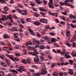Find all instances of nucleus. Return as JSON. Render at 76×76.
<instances>
[{
	"instance_id": "obj_1",
	"label": "nucleus",
	"mask_w": 76,
	"mask_h": 76,
	"mask_svg": "<svg viewBox=\"0 0 76 76\" xmlns=\"http://www.w3.org/2000/svg\"><path fill=\"white\" fill-rule=\"evenodd\" d=\"M15 10H17V11L19 12V13H20L23 15H26V12L24 10H20V9H18V7H15Z\"/></svg>"
},
{
	"instance_id": "obj_2",
	"label": "nucleus",
	"mask_w": 76,
	"mask_h": 76,
	"mask_svg": "<svg viewBox=\"0 0 76 76\" xmlns=\"http://www.w3.org/2000/svg\"><path fill=\"white\" fill-rule=\"evenodd\" d=\"M17 70L18 72H20V73H21L24 72H26V69L23 66H20L19 69H18Z\"/></svg>"
},
{
	"instance_id": "obj_3",
	"label": "nucleus",
	"mask_w": 76,
	"mask_h": 76,
	"mask_svg": "<svg viewBox=\"0 0 76 76\" xmlns=\"http://www.w3.org/2000/svg\"><path fill=\"white\" fill-rule=\"evenodd\" d=\"M13 17L14 19H16V20L18 19V17L16 16V15L15 14H13V16H12L11 15H8L7 17V19H12Z\"/></svg>"
},
{
	"instance_id": "obj_4",
	"label": "nucleus",
	"mask_w": 76,
	"mask_h": 76,
	"mask_svg": "<svg viewBox=\"0 0 76 76\" xmlns=\"http://www.w3.org/2000/svg\"><path fill=\"white\" fill-rule=\"evenodd\" d=\"M51 41L52 43H54L57 42V39L55 38H53L52 37H48V41Z\"/></svg>"
},
{
	"instance_id": "obj_5",
	"label": "nucleus",
	"mask_w": 76,
	"mask_h": 76,
	"mask_svg": "<svg viewBox=\"0 0 76 76\" xmlns=\"http://www.w3.org/2000/svg\"><path fill=\"white\" fill-rule=\"evenodd\" d=\"M34 52H28V54H31L32 56H37V54H38L39 52L37 51V50H36L35 51H34Z\"/></svg>"
},
{
	"instance_id": "obj_6",
	"label": "nucleus",
	"mask_w": 76,
	"mask_h": 76,
	"mask_svg": "<svg viewBox=\"0 0 76 76\" xmlns=\"http://www.w3.org/2000/svg\"><path fill=\"white\" fill-rule=\"evenodd\" d=\"M32 42L34 44V45H37V44H40V41L37 40V39H33Z\"/></svg>"
},
{
	"instance_id": "obj_7",
	"label": "nucleus",
	"mask_w": 76,
	"mask_h": 76,
	"mask_svg": "<svg viewBox=\"0 0 76 76\" xmlns=\"http://www.w3.org/2000/svg\"><path fill=\"white\" fill-rule=\"evenodd\" d=\"M39 54H40L41 55L40 57V58L41 60L44 61V60H45V59L43 56H45V54L43 52L40 53H39Z\"/></svg>"
},
{
	"instance_id": "obj_8",
	"label": "nucleus",
	"mask_w": 76,
	"mask_h": 76,
	"mask_svg": "<svg viewBox=\"0 0 76 76\" xmlns=\"http://www.w3.org/2000/svg\"><path fill=\"white\" fill-rule=\"evenodd\" d=\"M53 2V0H50L49 2L48 3V6L50 8L54 9V6H53L52 4Z\"/></svg>"
},
{
	"instance_id": "obj_9",
	"label": "nucleus",
	"mask_w": 76,
	"mask_h": 76,
	"mask_svg": "<svg viewBox=\"0 0 76 76\" xmlns=\"http://www.w3.org/2000/svg\"><path fill=\"white\" fill-rule=\"evenodd\" d=\"M33 44H32V41H30L28 42H26L25 44V45L26 47L28 48V46H31Z\"/></svg>"
},
{
	"instance_id": "obj_10",
	"label": "nucleus",
	"mask_w": 76,
	"mask_h": 76,
	"mask_svg": "<svg viewBox=\"0 0 76 76\" xmlns=\"http://www.w3.org/2000/svg\"><path fill=\"white\" fill-rule=\"evenodd\" d=\"M39 10H41V11H42V12H47V11L48 10L47 9H46V7H40L39 8Z\"/></svg>"
},
{
	"instance_id": "obj_11",
	"label": "nucleus",
	"mask_w": 76,
	"mask_h": 76,
	"mask_svg": "<svg viewBox=\"0 0 76 76\" xmlns=\"http://www.w3.org/2000/svg\"><path fill=\"white\" fill-rule=\"evenodd\" d=\"M39 21L40 22L47 23V22H48V21L45 19L42 18L40 19Z\"/></svg>"
},
{
	"instance_id": "obj_12",
	"label": "nucleus",
	"mask_w": 76,
	"mask_h": 76,
	"mask_svg": "<svg viewBox=\"0 0 76 76\" xmlns=\"http://www.w3.org/2000/svg\"><path fill=\"white\" fill-rule=\"evenodd\" d=\"M34 61L35 62H39V58L38 57V56H36L34 57Z\"/></svg>"
},
{
	"instance_id": "obj_13",
	"label": "nucleus",
	"mask_w": 76,
	"mask_h": 76,
	"mask_svg": "<svg viewBox=\"0 0 76 76\" xmlns=\"http://www.w3.org/2000/svg\"><path fill=\"white\" fill-rule=\"evenodd\" d=\"M27 48L32 51H36L35 48L34 47H32L31 46H28Z\"/></svg>"
},
{
	"instance_id": "obj_14",
	"label": "nucleus",
	"mask_w": 76,
	"mask_h": 76,
	"mask_svg": "<svg viewBox=\"0 0 76 76\" xmlns=\"http://www.w3.org/2000/svg\"><path fill=\"white\" fill-rule=\"evenodd\" d=\"M6 56L7 57H8V58H10V59L11 60H14V59L13 58V56L7 54H6Z\"/></svg>"
},
{
	"instance_id": "obj_15",
	"label": "nucleus",
	"mask_w": 76,
	"mask_h": 76,
	"mask_svg": "<svg viewBox=\"0 0 76 76\" xmlns=\"http://www.w3.org/2000/svg\"><path fill=\"white\" fill-rule=\"evenodd\" d=\"M9 71L10 72H12V73H16V74H18V71H17L16 70H15V69H11L9 70Z\"/></svg>"
},
{
	"instance_id": "obj_16",
	"label": "nucleus",
	"mask_w": 76,
	"mask_h": 76,
	"mask_svg": "<svg viewBox=\"0 0 76 76\" xmlns=\"http://www.w3.org/2000/svg\"><path fill=\"white\" fill-rule=\"evenodd\" d=\"M32 75L33 76H39L40 75V73L39 72H34L33 73Z\"/></svg>"
},
{
	"instance_id": "obj_17",
	"label": "nucleus",
	"mask_w": 76,
	"mask_h": 76,
	"mask_svg": "<svg viewBox=\"0 0 76 76\" xmlns=\"http://www.w3.org/2000/svg\"><path fill=\"white\" fill-rule=\"evenodd\" d=\"M59 75L60 76H63V75H67V72H61L59 73Z\"/></svg>"
},
{
	"instance_id": "obj_18",
	"label": "nucleus",
	"mask_w": 76,
	"mask_h": 76,
	"mask_svg": "<svg viewBox=\"0 0 76 76\" xmlns=\"http://www.w3.org/2000/svg\"><path fill=\"white\" fill-rule=\"evenodd\" d=\"M48 37L47 36H45L44 37H42L41 39L45 41V40L46 41H48Z\"/></svg>"
},
{
	"instance_id": "obj_19",
	"label": "nucleus",
	"mask_w": 76,
	"mask_h": 76,
	"mask_svg": "<svg viewBox=\"0 0 76 76\" xmlns=\"http://www.w3.org/2000/svg\"><path fill=\"white\" fill-rule=\"evenodd\" d=\"M36 3H37V4H40L42 3V2L41 0H35Z\"/></svg>"
},
{
	"instance_id": "obj_20",
	"label": "nucleus",
	"mask_w": 76,
	"mask_h": 76,
	"mask_svg": "<svg viewBox=\"0 0 76 76\" xmlns=\"http://www.w3.org/2000/svg\"><path fill=\"white\" fill-rule=\"evenodd\" d=\"M57 53H59L61 54V56H63V54H64V52H61V51L60 50H58L57 51Z\"/></svg>"
},
{
	"instance_id": "obj_21",
	"label": "nucleus",
	"mask_w": 76,
	"mask_h": 76,
	"mask_svg": "<svg viewBox=\"0 0 76 76\" xmlns=\"http://www.w3.org/2000/svg\"><path fill=\"white\" fill-rule=\"evenodd\" d=\"M46 73H47V70H43L42 71V72H41L42 75H45Z\"/></svg>"
},
{
	"instance_id": "obj_22",
	"label": "nucleus",
	"mask_w": 76,
	"mask_h": 76,
	"mask_svg": "<svg viewBox=\"0 0 76 76\" xmlns=\"http://www.w3.org/2000/svg\"><path fill=\"white\" fill-rule=\"evenodd\" d=\"M19 19L20 20L21 23H22L23 24H24V23H25V20L23 18H20Z\"/></svg>"
},
{
	"instance_id": "obj_23",
	"label": "nucleus",
	"mask_w": 76,
	"mask_h": 76,
	"mask_svg": "<svg viewBox=\"0 0 76 76\" xmlns=\"http://www.w3.org/2000/svg\"><path fill=\"white\" fill-rule=\"evenodd\" d=\"M34 25H37V26H39L40 25V23L38 21H34Z\"/></svg>"
},
{
	"instance_id": "obj_24",
	"label": "nucleus",
	"mask_w": 76,
	"mask_h": 76,
	"mask_svg": "<svg viewBox=\"0 0 76 76\" xmlns=\"http://www.w3.org/2000/svg\"><path fill=\"white\" fill-rule=\"evenodd\" d=\"M3 37L6 38H10V37L8 36L7 35L6 33H4L3 35Z\"/></svg>"
},
{
	"instance_id": "obj_25",
	"label": "nucleus",
	"mask_w": 76,
	"mask_h": 76,
	"mask_svg": "<svg viewBox=\"0 0 76 76\" xmlns=\"http://www.w3.org/2000/svg\"><path fill=\"white\" fill-rule=\"evenodd\" d=\"M69 73L70 74H71V75H72L73 74V69H71L69 71Z\"/></svg>"
},
{
	"instance_id": "obj_26",
	"label": "nucleus",
	"mask_w": 76,
	"mask_h": 76,
	"mask_svg": "<svg viewBox=\"0 0 76 76\" xmlns=\"http://www.w3.org/2000/svg\"><path fill=\"white\" fill-rule=\"evenodd\" d=\"M76 41V35H74L73 36V39H72V41Z\"/></svg>"
},
{
	"instance_id": "obj_27",
	"label": "nucleus",
	"mask_w": 76,
	"mask_h": 76,
	"mask_svg": "<svg viewBox=\"0 0 76 76\" xmlns=\"http://www.w3.org/2000/svg\"><path fill=\"white\" fill-rule=\"evenodd\" d=\"M58 65H59V66H60L61 65V66H63V64H64L63 63V62H60L58 63H57Z\"/></svg>"
},
{
	"instance_id": "obj_28",
	"label": "nucleus",
	"mask_w": 76,
	"mask_h": 76,
	"mask_svg": "<svg viewBox=\"0 0 76 76\" xmlns=\"http://www.w3.org/2000/svg\"><path fill=\"white\" fill-rule=\"evenodd\" d=\"M67 6H70V7H71V8H72V9H73V8L75 7L74 6H73V5H70L69 4H67Z\"/></svg>"
},
{
	"instance_id": "obj_29",
	"label": "nucleus",
	"mask_w": 76,
	"mask_h": 76,
	"mask_svg": "<svg viewBox=\"0 0 76 76\" xmlns=\"http://www.w3.org/2000/svg\"><path fill=\"white\" fill-rule=\"evenodd\" d=\"M69 61L70 64H73V63H74V61H73L72 60H69Z\"/></svg>"
},
{
	"instance_id": "obj_30",
	"label": "nucleus",
	"mask_w": 76,
	"mask_h": 76,
	"mask_svg": "<svg viewBox=\"0 0 76 76\" xmlns=\"http://www.w3.org/2000/svg\"><path fill=\"white\" fill-rule=\"evenodd\" d=\"M44 47L42 45H40L39 47V48L40 49L44 50Z\"/></svg>"
},
{
	"instance_id": "obj_31",
	"label": "nucleus",
	"mask_w": 76,
	"mask_h": 76,
	"mask_svg": "<svg viewBox=\"0 0 76 76\" xmlns=\"http://www.w3.org/2000/svg\"><path fill=\"white\" fill-rule=\"evenodd\" d=\"M33 68H34V69H38V66H37V65H32L31 66Z\"/></svg>"
},
{
	"instance_id": "obj_32",
	"label": "nucleus",
	"mask_w": 76,
	"mask_h": 76,
	"mask_svg": "<svg viewBox=\"0 0 76 76\" xmlns=\"http://www.w3.org/2000/svg\"><path fill=\"white\" fill-rule=\"evenodd\" d=\"M15 40H16V41H17L18 42H20V39L18 37H16L15 38Z\"/></svg>"
},
{
	"instance_id": "obj_33",
	"label": "nucleus",
	"mask_w": 76,
	"mask_h": 76,
	"mask_svg": "<svg viewBox=\"0 0 76 76\" xmlns=\"http://www.w3.org/2000/svg\"><path fill=\"white\" fill-rule=\"evenodd\" d=\"M1 64L2 66H4V67H7V65L5 64V63L4 62H1Z\"/></svg>"
},
{
	"instance_id": "obj_34",
	"label": "nucleus",
	"mask_w": 76,
	"mask_h": 76,
	"mask_svg": "<svg viewBox=\"0 0 76 76\" xmlns=\"http://www.w3.org/2000/svg\"><path fill=\"white\" fill-rule=\"evenodd\" d=\"M64 57H66V58H70V56L67 55V53H66V54L64 56Z\"/></svg>"
},
{
	"instance_id": "obj_35",
	"label": "nucleus",
	"mask_w": 76,
	"mask_h": 76,
	"mask_svg": "<svg viewBox=\"0 0 76 76\" xmlns=\"http://www.w3.org/2000/svg\"><path fill=\"white\" fill-rule=\"evenodd\" d=\"M70 26H71L72 28H75V27H76V25H73L72 24H70Z\"/></svg>"
},
{
	"instance_id": "obj_36",
	"label": "nucleus",
	"mask_w": 76,
	"mask_h": 76,
	"mask_svg": "<svg viewBox=\"0 0 76 76\" xmlns=\"http://www.w3.org/2000/svg\"><path fill=\"white\" fill-rule=\"evenodd\" d=\"M70 25L69 23H67L66 24V27L67 28L69 29H70Z\"/></svg>"
},
{
	"instance_id": "obj_37",
	"label": "nucleus",
	"mask_w": 76,
	"mask_h": 76,
	"mask_svg": "<svg viewBox=\"0 0 76 76\" xmlns=\"http://www.w3.org/2000/svg\"><path fill=\"white\" fill-rule=\"evenodd\" d=\"M70 16L71 17H72V19H76V16L75 15H73L71 14V15H70Z\"/></svg>"
},
{
	"instance_id": "obj_38",
	"label": "nucleus",
	"mask_w": 76,
	"mask_h": 76,
	"mask_svg": "<svg viewBox=\"0 0 76 76\" xmlns=\"http://www.w3.org/2000/svg\"><path fill=\"white\" fill-rule=\"evenodd\" d=\"M14 38H16V37H18V34L17 33H15L14 34Z\"/></svg>"
},
{
	"instance_id": "obj_39",
	"label": "nucleus",
	"mask_w": 76,
	"mask_h": 76,
	"mask_svg": "<svg viewBox=\"0 0 76 76\" xmlns=\"http://www.w3.org/2000/svg\"><path fill=\"white\" fill-rule=\"evenodd\" d=\"M4 10L5 11H7L9 9H8V7H4Z\"/></svg>"
},
{
	"instance_id": "obj_40",
	"label": "nucleus",
	"mask_w": 76,
	"mask_h": 76,
	"mask_svg": "<svg viewBox=\"0 0 76 76\" xmlns=\"http://www.w3.org/2000/svg\"><path fill=\"white\" fill-rule=\"evenodd\" d=\"M6 24L7 25H9L10 26H12V24L9 22H7Z\"/></svg>"
},
{
	"instance_id": "obj_41",
	"label": "nucleus",
	"mask_w": 76,
	"mask_h": 76,
	"mask_svg": "<svg viewBox=\"0 0 76 76\" xmlns=\"http://www.w3.org/2000/svg\"><path fill=\"white\" fill-rule=\"evenodd\" d=\"M69 0H66L64 2V4H68V3H69Z\"/></svg>"
},
{
	"instance_id": "obj_42",
	"label": "nucleus",
	"mask_w": 76,
	"mask_h": 76,
	"mask_svg": "<svg viewBox=\"0 0 76 76\" xmlns=\"http://www.w3.org/2000/svg\"><path fill=\"white\" fill-rule=\"evenodd\" d=\"M59 4L61 6H63L64 5V3L62 1H61L59 2Z\"/></svg>"
},
{
	"instance_id": "obj_43",
	"label": "nucleus",
	"mask_w": 76,
	"mask_h": 76,
	"mask_svg": "<svg viewBox=\"0 0 76 76\" xmlns=\"http://www.w3.org/2000/svg\"><path fill=\"white\" fill-rule=\"evenodd\" d=\"M0 58H1L2 60H3L4 58V56L3 55H1L0 56Z\"/></svg>"
},
{
	"instance_id": "obj_44",
	"label": "nucleus",
	"mask_w": 76,
	"mask_h": 76,
	"mask_svg": "<svg viewBox=\"0 0 76 76\" xmlns=\"http://www.w3.org/2000/svg\"><path fill=\"white\" fill-rule=\"evenodd\" d=\"M15 48L16 49H19V45H16L15 46Z\"/></svg>"
},
{
	"instance_id": "obj_45",
	"label": "nucleus",
	"mask_w": 76,
	"mask_h": 76,
	"mask_svg": "<svg viewBox=\"0 0 76 76\" xmlns=\"http://www.w3.org/2000/svg\"><path fill=\"white\" fill-rule=\"evenodd\" d=\"M26 62L28 64H30L31 63V61L29 59H27Z\"/></svg>"
},
{
	"instance_id": "obj_46",
	"label": "nucleus",
	"mask_w": 76,
	"mask_h": 76,
	"mask_svg": "<svg viewBox=\"0 0 76 76\" xmlns=\"http://www.w3.org/2000/svg\"><path fill=\"white\" fill-rule=\"evenodd\" d=\"M45 28L47 29L50 30V26L48 25L46 26Z\"/></svg>"
},
{
	"instance_id": "obj_47",
	"label": "nucleus",
	"mask_w": 76,
	"mask_h": 76,
	"mask_svg": "<svg viewBox=\"0 0 76 76\" xmlns=\"http://www.w3.org/2000/svg\"><path fill=\"white\" fill-rule=\"evenodd\" d=\"M37 36L39 38H40L41 37V34L39 33H37Z\"/></svg>"
},
{
	"instance_id": "obj_48",
	"label": "nucleus",
	"mask_w": 76,
	"mask_h": 76,
	"mask_svg": "<svg viewBox=\"0 0 76 76\" xmlns=\"http://www.w3.org/2000/svg\"><path fill=\"white\" fill-rule=\"evenodd\" d=\"M65 44L66 45H67L68 47H71V44H70L69 43H66Z\"/></svg>"
},
{
	"instance_id": "obj_49",
	"label": "nucleus",
	"mask_w": 76,
	"mask_h": 76,
	"mask_svg": "<svg viewBox=\"0 0 76 76\" xmlns=\"http://www.w3.org/2000/svg\"><path fill=\"white\" fill-rule=\"evenodd\" d=\"M63 52H64V54H68V53H69L68 52H65V51H66V50H65V49H63Z\"/></svg>"
},
{
	"instance_id": "obj_50",
	"label": "nucleus",
	"mask_w": 76,
	"mask_h": 76,
	"mask_svg": "<svg viewBox=\"0 0 76 76\" xmlns=\"http://www.w3.org/2000/svg\"><path fill=\"white\" fill-rule=\"evenodd\" d=\"M29 32H28V31H26V32H25V34L27 36L29 35Z\"/></svg>"
},
{
	"instance_id": "obj_51",
	"label": "nucleus",
	"mask_w": 76,
	"mask_h": 76,
	"mask_svg": "<svg viewBox=\"0 0 76 76\" xmlns=\"http://www.w3.org/2000/svg\"><path fill=\"white\" fill-rule=\"evenodd\" d=\"M34 16H35L36 17H38L39 16L38 15V14H37V13L36 12H35L34 13Z\"/></svg>"
},
{
	"instance_id": "obj_52",
	"label": "nucleus",
	"mask_w": 76,
	"mask_h": 76,
	"mask_svg": "<svg viewBox=\"0 0 76 76\" xmlns=\"http://www.w3.org/2000/svg\"><path fill=\"white\" fill-rule=\"evenodd\" d=\"M54 45L56 46V47H59V45L58 44L56 43H55L54 44Z\"/></svg>"
},
{
	"instance_id": "obj_53",
	"label": "nucleus",
	"mask_w": 76,
	"mask_h": 76,
	"mask_svg": "<svg viewBox=\"0 0 76 76\" xmlns=\"http://www.w3.org/2000/svg\"><path fill=\"white\" fill-rule=\"evenodd\" d=\"M10 68H12V69H13L15 67L14 66V65L13 64H11V65H10Z\"/></svg>"
},
{
	"instance_id": "obj_54",
	"label": "nucleus",
	"mask_w": 76,
	"mask_h": 76,
	"mask_svg": "<svg viewBox=\"0 0 76 76\" xmlns=\"http://www.w3.org/2000/svg\"><path fill=\"white\" fill-rule=\"evenodd\" d=\"M29 71L31 72H35V70L33 69H29Z\"/></svg>"
},
{
	"instance_id": "obj_55",
	"label": "nucleus",
	"mask_w": 76,
	"mask_h": 76,
	"mask_svg": "<svg viewBox=\"0 0 76 76\" xmlns=\"http://www.w3.org/2000/svg\"><path fill=\"white\" fill-rule=\"evenodd\" d=\"M72 23H76V19L75 18L73 19V20L72 21Z\"/></svg>"
},
{
	"instance_id": "obj_56",
	"label": "nucleus",
	"mask_w": 76,
	"mask_h": 76,
	"mask_svg": "<svg viewBox=\"0 0 76 76\" xmlns=\"http://www.w3.org/2000/svg\"><path fill=\"white\" fill-rule=\"evenodd\" d=\"M42 2H43L45 4H47V1L45 0H43Z\"/></svg>"
},
{
	"instance_id": "obj_57",
	"label": "nucleus",
	"mask_w": 76,
	"mask_h": 76,
	"mask_svg": "<svg viewBox=\"0 0 76 76\" xmlns=\"http://www.w3.org/2000/svg\"><path fill=\"white\" fill-rule=\"evenodd\" d=\"M31 33V34L32 35H35V32L32 31Z\"/></svg>"
},
{
	"instance_id": "obj_58",
	"label": "nucleus",
	"mask_w": 76,
	"mask_h": 76,
	"mask_svg": "<svg viewBox=\"0 0 76 76\" xmlns=\"http://www.w3.org/2000/svg\"><path fill=\"white\" fill-rule=\"evenodd\" d=\"M40 14L42 15H45V12H40Z\"/></svg>"
},
{
	"instance_id": "obj_59",
	"label": "nucleus",
	"mask_w": 76,
	"mask_h": 76,
	"mask_svg": "<svg viewBox=\"0 0 76 76\" xmlns=\"http://www.w3.org/2000/svg\"><path fill=\"white\" fill-rule=\"evenodd\" d=\"M33 10H34V11H35V12H37L38 10L36 9V8H35V7H33Z\"/></svg>"
},
{
	"instance_id": "obj_60",
	"label": "nucleus",
	"mask_w": 76,
	"mask_h": 76,
	"mask_svg": "<svg viewBox=\"0 0 76 76\" xmlns=\"http://www.w3.org/2000/svg\"><path fill=\"white\" fill-rule=\"evenodd\" d=\"M62 19L64 20V21H66V18L64 17H62L61 18Z\"/></svg>"
},
{
	"instance_id": "obj_61",
	"label": "nucleus",
	"mask_w": 76,
	"mask_h": 76,
	"mask_svg": "<svg viewBox=\"0 0 76 76\" xmlns=\"http://www.w3.org/2000/svg\"><path fill=\"white\" fill-rule=\"evenodd\" d=\"M50 35H53V36H54V35H56V34H55V33L51 32L50 33Z\"/></svg>"
},
{
	"instance_id": "obj_62",
	"label": "nucleus",
	"mask_w": 76,
	"mask_h": 76,
	"mask_svg": "<svg viewBox=\"0 0 76 76\" xmlns=\"http://www.w3.org/2000/svg\"><path fill=\"white\" fill-rule=\"evenodd\" d=\"M14 60H16V61H18L19 60V59L17 57H15L14 58Z\"/></svg>"
},
{
	"instance_id": "obj_63",
	"label": "nucleus",
	"mask_w": 76,
	"mask_h": 76,
	"mask_svg": "<svg viewBox=\"0 0 76 76\" xmlns=\"http://www.w3.org/2000/svg\"><path fill=\"white\" fill-rule=\"evenodd\" d=\"M18 7H20V8H23V7L22 5H21V4H18Z\"/></svg>"
},
{
	"instance_id": "obj_64",
	"label": "nucleus",
	"mask_w": 76,
	"mask_h": 76,
	"mask_svg": "<svg viewBox=\"0 0 76 76\" xmlns=\"http://www.w3.org/2000/svg\"><path fill=\"white\" fill-rule=\"evenodd\" d=\"M46 48H47V49H50V46H48V45H47L46 47Z\"/></svg>"
}]
</instances>
